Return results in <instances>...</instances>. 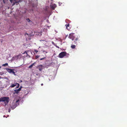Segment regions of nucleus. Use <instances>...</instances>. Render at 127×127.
Returning a JSON list of instances; mask_svg holds the SVG:
<instances>
[{"instance_id": "f257e3e1", "label": "nucleus", "mask_w": 127, "mask_h": 127, "mask_svg": "<svg viewBox=\"0 0 127 127\" xmlns=\"http://www.w3.org/2000/svg\"><path fill=\"white\" fill-rule=\"evenodd\" d=\"M9 97H2V101L5 104V105H6L9 102Z\"/></svg>"}, {"instance_id": "f03ea898", "label": "nucleus", "mask_w": 127, "mask_h": 127, "mask_svg": "<svg viewBox=\"0 0 127 127\" xmlns=\"http://www.w3.org/2000/svg\"><path fill=\"white\" fill-rule=\"evenodd\" d=\"M19 101V99H18L15 101V100L13 101L12 103V106L13 108H15L19 104L18 102Z\"/></svg>"}, {"instance_id": "7ed1b4c3", "label": "nucleus", "mask_w": 127, "mask_h": 127, "mask_svg": "<svg viewBox=\"0 0 127 127\" xmlns=\"http://www.w3.org/2000/svg\"><path fill=\"white\" fill-rule=\"evenodd\" d=\"M66 53L65 52H62L60 53L59 56L60 58H62L66 55Z\"/></svg>"}, {"instance_id": "20e7f679", "label": "nucleus", "mask_w": 127, "mask_h": 127, "mask_svg": "<svg viewBox=\"0 0 127 127\" xmlns=\"http://www.w3.org/2000/svg\"><path fill=\"white\" fill-rule=\"evenodd\" d=\"M21 57V54H19L18 55L15 56L13 57V60H17L18 59L20 58Z\"/></svg>"}, {"instance_id": "39448f33", "label": "nucleus", "mask_w": 127, "mask_h": 127, "mask_svg": "<svg viewBox=\"0 0 127 127\" xmlns=\"http://www.w3.org/2000/svg\"><path fill=\"white\" fill-rule=\"evenodd\" d=\"M15 86H16V88H18L19 86V84L17 83H15L14 84H12L10 86V87H11L13 88Z\"/></svg>"}, {"instance_id": "423d86ee", "label": "nucleus", "mask_w": 127, "mask_h": 127, "mask_svg": "<svg viewBox=\"0 0 127 127\" xmlns=\"http://www.w3.org/2000/svg\"><path fill=\"white\" fill-rule=\"evenodd\" d=\"M7 71L10 73H13L14 74H15V72L14 71V70L13 69H12L9 68H6V69Z\"/></svg>"}, {"instance_id": "0eeeda50", "label": "nucleus", "mask_w": 127, "mask_h": 127, "mask_svg": "<svg viewBox=\"0 0 127 127\" xmlns=\"http://www.w3.org/2000/svg\"><path fill=\"white\" fill-rule=\"evenodd\" d=\"M69 38L71 39H72V40H74V36H73V33H71L69 35Z\"/></svg>"}, {"instance_id": "6e6552de", "label": "nucleus", "mask_w": 127, "mask_h": 127, "mask_svg": "<svg viewBox=\"0 0 127 127\" xmlns=\"http://www.w3.org/2000/svg\"><path fill=\"white\" fill-rule=\"evenodd\" d=\"M25 35L26 38H28L29 39H30V37L31 36V35H30L28 34L27 33H26L25 34Z\"/></svg>"}, {"instance_id": "1a4fd4ad", "label": "nucleus", "mask_w": 127, "mask_h": 127, "mask_svg": "<svg viewBox=\"0 0 127 127\" xmlns=\"http://www.w3.org/2000/svg\"><path fill=\"white\" fill-rule=\"evenodd\" d=\"M56 5L55 4L51 5V8L53 9H54L56 7Z\"/></svg>"}, {"instance_id": "9d476101", "label": "nucleus", "mask_w": 127, "mask_h": 127, "mask_svg": "<svg viewBox=\"0 0 127 127\" xmlns=\"http://www.w3.org/2000/svg\"><path fill=\"white\" fill-rule=\"evenodd\" d=\"M19 92V91L17 90H14L13 93L14 94H17Z\"/></svg>"}, {"instance_id": "9b49d317", "label": "nucleus", "mask_w": 127, "mask_h": 127, "mask_svg": "<svg viewBox=\"0 0 127 127\" xmlns=\"http://www.w3.org/2000/svg\"><path fill=\"white\" fill-rule=\"evenodd\" d=\"M34 63H33L32 64V65H31L29 67V68H31L32 67L33 65H34Z\"/></svg>"}, {"instance_id": "f8f14e48", "label": "nucleus", "mask_w": 127, "mask_h": 127, "mask_svg": "<svg viewBox=\"0 0 127 127\" xmlns=\"http://www.w3.org/2000/svg\"><path fill=\"white\" fill-rule=\"evenodd\" d=\"M71 47L72 48H74L75 47V46L74 45H73L71 46Z\"/></svg>"}, {"instance_id": "ddd939ff", "label": "nucleus", "mask_w": 127, "mask_h": 127, "mask_svg": "<svg viewBox=\"0 0 127 127\" xmlns=\"http://www.w3.org/2000/svg\"><path fill=\"white\" fill-rule=\"evenodd\" d=\"M8 65V64L7 63H6L4 64H3L2 65V66H7Z\"/></svg>"}, {"instance_id": "4468645a", "label": "nucleus", "mask_w": 127, "mask_h": 127, "mask_svg": "<svg viewBox=\"0 0 127 127\" xmlns=\"http://www.w3.org/2000/svg\"><path fill=\"white\" fill-rule=\"evenodd\" d=\"M26 20L28 21V22H29L31 21L29 18H27L26 19Z\"/></svg>"}, {"instance_id": "2eb2a0df", "label": "nucleus", "mask_w": 127, "mask_h": 127, "mask_svg": "<svg viewBox=\"0 0 127 127\" xmlns=\"http://www.w3.org/2000/svg\"><path fill=\"white\" fill-rule=\"evenodd\" d=\"M45 58H46V57H45L44 58H42L40 59V60H43V59H45Z\"/></svg>"}, {"instance_id": "dca6fc26", "label": "nucleus", "mask_w": 127, "mask_h": 127, "mask_svg": "<svg viewBox=\"0 0 127 127\" xmlns=\"http://www.w3.org/2000/svg\"><path fill=\"white\" fill-rule=\"evenodd\" d=\"M21 88L22 87H20V88H19L17 90L19 91H20L21 90Z\"/></svg>"}, {"instance_id": "f3484780", "label": "nucleus", "mask_w": 127, "mask_h": 127, "mask_svg": "<svg viewBox=\"0 0 127 127\" xmlns=\"http://www.w3.org/2000/svg\"><path fill=\"white\" fill-rule=\"evenodd\" d=\"M39 57V56H36L35 57V58L36 59H37Z\"/></svg>"}, {"instance_id": "a211bd4d", "label": "nucleus", "mask_w": 127, "mask_h": 127, "mask_svg": "<svg viewBox=\"0 0 127 127\" xmlns=\"http://www.w3.org/2000/svg\"><path fill=\"white\" fill-rule=\"evenodd\" d=\"M66 28H67V27L69 26V24H68L67 25H66Z\"/></svg>"}, {"instance_id": "6ab92c4d", "label": "nucleus", "mask_w": 127, "mask_h": 127, "mask_svg": "<svg viewBox=\"0 0 127 127\" xmlns=\"http://www.w3.org/2000/svg\"><path fill=\"white\" fill-rule=\"evenodd\" d=\"M26 53V54L27 55H28V53H27V52H26V51H25V52L24 53V54H25V53Z\"/></svg>"}, {"instance_id": "aec40b11", "label": "nucleus", "mask_w": 127, "mask_h": 127, "mask_svg": "<svg viewBox=\"0 0 127 127\" xmlns=\"http://www.w3.org/2000/svg\"><path fill=\"white\" fill-rule=\"evenodd\" d=\"M2 101V97L0 98V102Z\"/></svg>"}, {"instance_id": "412c9836", "label": "nucleus", "mask_w": 127, "mask_h": 127, "mask_svg": "<svg viewBox=\"0 0 127 127\" xmlns=\"http://www.w3.org/2000/svg\"><path fill=\"white\" fill-rule=\"evenodd\" d=\"M39 70L40 71H41L42 70V68H39Z\"/></svg>"}, {"instance_id": "4be33fe9", "label": "nucleus", "mask_w": 127, "mask_h": 127, "mask_svg": "<svg viewBox=\"0 0 127 127\" xmlns=\"http://www.w3.org/2000/svg\"><path fill=\"white\" fill-rule=\"evenodd\" d=\"M34 51L35 52H36V53H37V52H38V51H37V50H35Z\"/></svg>"}, {"instance_id": "5701e85b", "label": "nucleus", "mask_w": 127, "mask_h": 127, "mask_svg": "<svg viewBox=\"0 0 127 127\" xmlns=\"http://www.w3.org/2000/svg\"><path fill=\"white\" fill-rule=\"evenodd\" d=\"M40 67H42V65H40Z\"/></svg>"}, {"instance_id": "b1692460", "label": "nucleus", "mask_w": 127, "mask_h": 127, "mask_svg": "<svg viewBox=\"0 0 127 127\" xmlns=\"http://www.w3.org/2000/svg\"><path fill=\"white\" fill-rule=\"evenodd\" d=\"M52 43L53 44H54V43L53 42H52Z\"/></svg>"}, {"instance_id": "393cba45", "label": "nucleus", "mask_w": 127, "mask_h": 127, "mask_svg": "<svg viewBox=\"0 0 127 127\" xmlns=\"http://www.w3.org/2000/svg\"><path fill=\"white\" fill-rule=\"evenodd\" d=\"M3 2L4 3H5V1L4 0H3Z\"/></svg>"}, {"instance_id": "a878e982", "label": "nucleus", "mask_w": 127, "mask_h": 127, "mask_svg": "<svg viewBox=\"0 0 127 127\" xmlns=\"http://www.w3.org/2000/svg\"><path fill=\"white\" fill-rule=\"evenodd\" d=\"M41 86H42V85H43V83L41 84Z\"/></svg>"}, {"instance_id": "bb28decb", "label": "nucleus", "mask_w": 127, "mask_h": 127, "mask_svg": "<svg viewBox=\"0 0 127 127\" xmlns=\"http://www.w3.org/2000/svg\"><path fill=\"white\" fill-rule=\"evenodd\" d=\"M10 109H9V111H8L9 112H10Z\"/></svg>"}, {"instance_id": "cd10ccee", "label": "nucleus", "mask_w": 127, "mask_h": 127, "mask_svg": "<svg viewBox=\"0 0 127 127\" xmlns=\"http://www.w3.org/2000/svg\"><path fill=\"white\" fill-rule=\"evenodd\" d=\"M55 32H56V33L57 32L56 31V30H55Z\"/></svg>"}, {"instance_id": "c85d7f7f", "label": "nucleus", "mask_w": 127, "mask_h": 127, "mask_svg": "<svg viewBox=\"0 0 127 127\" xmlns=\"http://www.w3.org/2000/svg\"><path fill=\"white\" fill-rule=\"evenodd\" d=\"M77 38L76 39V40H77Z\"/></svg>"}, {"instance_id": "c756f323", "label": "nucleus", "mask_w": 127, "mask_h": 127, "mask_svg": "<svg viewBox=\"0 0 127 127\" xmlns=\"http://www.w3.org/2000/svg\"><path fill=\"white\" fill-rule=\"evenodd\" d=\"M1 68V67L0 66V68Z\"/></svg>"}, {"instance_id": "7c9ffc66", "label": "nucleus", "mask_w": 127, "mask_h": 127, "mask_svg": "<svg viewBox=\"0 0 127 127\" xmlns=\"http://www.w3.org/2000/svg\"><path fill=\"white\" fill-rule=\"evenodd\" d=\"M19 2H20V0H19Z\"/></svg>"}, {"instance_id": "2f4dec72", "label": "nucleus", "mask_w": 127, "mask_h": 127, "mask_svg": "<svg viewBox=\"0 0 127 127\" xmlns=\"http://www.w3.org/2000/svg\"><path fill=\"white\" fill-rule=\"evenodd\" d=\"M1 78L0 76V79Z\"/></svg>"}, {"instance_id": "473e14b6", "label": "nucleus", "mask_w": 127, "mask_h": 127, "mask_svg": "<svg viewBox=\"0 0 127 127\" xmlns=\"http://www.w3.org/2000/svg\"><path fill=\"white\" fill-rule=\"evenodd\" d=\"M46 52V53H47V52Z\"/></svg>"}]
</instances>
